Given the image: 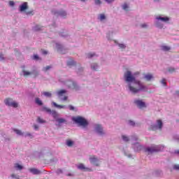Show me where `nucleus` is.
Returning <instances> with one entry per match:
<instances>
[{
    "instance_id": "nucleus-1",
    "label": "nucleus",
    "mask_w": 179,
    "mask_h": 179,
    "mask_svg": "<svg viewBox=\"0 0 179 179\" xmlns=\"http://www.w3.org/2000/svg\"><path fill=\"white\" fill-rule=\"evenodd\" d=\"M124 79L128 85V87L131 93H135V76L132 75V72L127 70L124 73Z\"/></svg>"
},
{
    "instance_id": "nucleus-2",
    "label": "nucleus",
    "mask_w": 179,
    "mask_h": 179,
    "mask_svg": "<svg viewBox=\"0 0 179 179\" xmlns=\"http://www.w3.org/2000/svg\"><path fill=\"white\" fill-rule=\"evenodd\" d=\"M72 120L76 124H78V125H80L81 127H87V120L80 116L74 117Z\"/></svg>"
},
{
    "instance_id": "nucleus-3",
    "label": "nucleus",
    "mask_w": 179,
    "mask_h": 179,
    "mask_svg": "<svg viewBox=\"0 0 179 179\" xmlns=\"http://www.w3.org/2000/svg\"><path fill=\"white\" fill-rule=\"evenodd\" d=\"M4 103L6 106H8L9 107H13L14 108H17V106H19L17 102L13 101V99L10 98L6 99Z\"/></svg>"
},
{
    "instance_id": "nucleus-4",
    "label": "nucleus",
    "mask_w": 179,
    "mask_h": 179,
    "mask_svg": "<svg viewBox=\"0 0 179 179\" xmlns=\"http://www.w3.org/2000/svg\"><path fill=\"white\" fill-rule=\"evenodd\" d=\"M163 128V122L162 120H157V125H151L150 127V131H157V129H162Z\"/></svg>"
},
{
    "instance_id": "nucleus-5",
    "label": "nucleus",
    "mask_w": 179,
    "mask_h": 179,
    "mask_svg": "<svg viewBox=\"0 0 179 179\" xmlns=\"http://www.w3.org/2000/svg\"><path fill=\"white\" fill-rule=\"evenodd\" d=\"M142 90H145V86L140 81L135 82V93H138V92H141Z\"/></svg>"
},
{
    "instance_id": "nucleus-6",
    "label": "nucleus",
    "mask_w": 179,
    "mask_h": 179,
    "mask_svg": "<svg viewBox=\"0 0 179 179\" xmlns=\"http://www.w3.org/2000/svg\"><path fill=\"white\" fill-rule=\"evenodd\" d=\"M160 150L159 149L158 146H154L152 148H147L144 150V152L145 153H148V155H150V153H155V152H159Z\"/></svg>"
},
{
    "instance_id": "nucleus-7",
    "label": "nucleus",
    "mask_w": 179,
    "mask_h": 179,
    "mask_svg": "<svg viewBox=\"0 0 179 179\" xmlns=\"http://www.w3.org/2000/svg\"><path fill=\"white\" fill-rule=\"evenodd\" d=\"M90 162L92 164H94L96 167H99V166H100V164H99V159H97V157H96V156L94 155L90 156Z\"/></svg>"
},
{
    "instance_id": "nucleus-8",
    "label": "nucleus",
    "mask_w": 179,
    "mask_h": 179,
    "mask_svg": "<svg viewBox=\"0 0 179 179\" xmlns=\"http://www.w3.org/2000/svg\"><path fill=\"white\" fill-rule=\"evenodd\" d=\"M136 104L138 108H146V103L142 100H136Z\"/></svg>"
},
{
    "instance_id": "nucleus-9",
    "label": "nucleus",
    "mask_w": 179,
    "mask_h": 179,
    "mask_svg": "<svg viewBox=\"0 0 179 179\" xmlns=\"http://www.w3.org/2000/svg\"><path fill=\"white\" fill-rule=\"evenodd\" d=\"M27 9H29L27 2H24L20 6V12H24V10H27Z\"/></svg>"
},
{
    "instance_id": "nucleus-10",
    "label": "nucleus",
    "mask_w": 179,
    "mask_h": 179,
    "mask_svg": "<svg viewBox=\"0 0 179 179\" xmlns=\"http://www.w3.org/2000/svg\"><path fill=\"white\" fill-rule=\"evenodd\" d=\"M95 129L99 135H104V131H103V127L100 124H96Z\"/></svg>"
},
{
    "instance_id": "nucleus-11",
    "label": "nucleus",
    "mask_w": 179,
    "mask_h": 179,
    "mask_svg": "<svg viewBox=\"0 0 179 179\" xmlns=\"http://www.w3.org/2000/svg\"><path fill=\"white\" fill-rule=\"evenodd\" d=\"M78 168L79 170H83L84 171H92V169L86 168L83 164H80Z\"/></svg>"
},
{
    "instance_id": "nucleus-12",
    "label": "nucleus",
    "mask_w": 179,
    "mask_h": 179,
    "mask_svg": "<svg viewBox=\"0 0 179 179\" xmlns=\"http://www.w3.org/2000/svg\"><path fill=\"white\" fill-rule=\"evenodd\" d=\"M29 171L31 173H32V174H35V175L41 174V171H39L37 169H34V168L29 169Z\"/></svg>"
},
{
    "instance_id": "nucleus-13",
    "label": "nucleus",
    "mask_w": 179,
    "mask_h": 179,
    "mask_svg": "<svg viewBox=\"0 0 179 179\" xmlns=\"http://www.w3.org/2000/svg\"><path fill=\"white\" fill-rule=\"evenodd\" d=\"M157 20H162V22H169L170 19L169 17H157Z\"/></svg>"
},
{
    "instance_id": "nucleus-14",
    "label": "nucleus",
    "mask_w": 179,
    "mask_h": 179,
    "mask_svg": "<svg viewBox=\"0 0 179 179\" xmlns=\"http://www.w3.org/2000/svg\"><path fill=\"white\" fill-rule=\"evenodd\" d=\"M144 78L145 80H147L148 81L149 80H152V79H153V75H152L151 73H147L145 76Z\"/></svg>"
},
{
    "instance_id": "nucleus-15",
    "label": "nucleus",
    "mask_w": 179,
    "mask_h": 179,
    "mask_svg": "<svg viewBox=\"0 0 179 179\" xmlns=\"http://www.w3.org/2000/svg\"><path fill=\"white\" fill-rule=\"evenodd\" d=\"M68 66H73L74 65H76V63L73 59H71L70 61L67 62Z\"/></svg>"
},
{
    "instance_id": "nucleus-16",
    "label": "nucleus",
    "mask_w": 179,
    "mask_h": 179,
    "mask_svg": "<svg viewBox=\"0 0 179 179\" xmlns=\"http://www.w3.org/2000/svg\"><path fill=\"white\" fill-rule=\"evenodd\" d=\"M56 121L58 122L59 125H61V124H64V122H66V120L64 118H58L56 120Z\"/></svg>"
},
{
    "instance_id": "nucleus-17",
    "label": "nucleus",
    "mask_w": 179,
    "mask_h": 179,
    "mask_svg": "<svg viewBox=\"0 0 179 179\" xmlns=\"http://www.w3.org/2000/svg\"><path fill=\"white\" fill-rule=\"evenodd\" d=\"M52 104L55 106L57 107V108H64L65 107V105H58L55 102H52Z\"/></svg>"
},
{
    "instance_id": "nucleus-18",
    "label": "nucleus",
    "mask_w": 179,
    "mask_h": 179,
    "mask_svg": "<svg viewBox=\"0 0 179 179\" xmlns=\"http://www.w3.org/2000/svg\"><path fill=\"white\" fill-rule=\"evenodd\" d=\"M122 9H123L124 10H126V11L129 10V6L128 5V3H124L122 5Z\"/></svg>"
},
{
    "instance_id": "nucleus-19",
    "label": "nucleus",
    "mask_w": 179,
    "mask_h": 179,
    "mask_svg": "<svg viewBox=\"0 0 179 179\" xmlns=\"http://www.w3.org/2000/svg\"><path fill=\"white\" fill-rule=\"evenodd\" d=\"M14 167L17 170H22L23 169V166L22 165L19 164L18 163L15 164H14Z\"/></svg>"
},
{
    "instance_id": "nucleus-20",
    "label": "nucleus",
    "mask_w": 179,
    "mask_h": 179,
    "mask_svg": "<svg viewBox=\"0 0 179 179\" xmlns=\"http://www.w3.org/2000/svg\"><path fill=\"white\" fill-rule=\"evenodd\" d=\"M53 117L58 118V113L55 110H51L50 113Z\"/></svg>"
},
{
    "instance_id": "nucleus-21",
    "label": "nucleus",
    "mask_w": 179,
    "mask_h": 179,
    "mask_svg": "<svg viewBox=\"0 0 179 179\" xmlns=\"http://www.w3.org/2000/svg\"><path fill=\"white\" fill-rule=\"evenodd\" d=\"M22 73H23L24 76H29L31 75V72L27 71L24 69L22 70Z\"/></svg>"
},
{
    "instance_id": "nucleus-22",
    "label": "nucleus",
    "mask_w": 179,
    "mask_h": 179,
    "mask_svg": "<svg viewBox=\"0 0 179 179\" xmlns=\"http://www.w3.org/2000/svg\"><path fill=\"white\" fill-rule=\"evenodd\" d=\"M65 93H66V90H61L57 92V94L59 96H62V94H65Z\"/></svg>"
},
{
    "instance_id": "nucleus-23",
    "label": "nucleus",
    "mask_w": 179,
    "mask_h": 179,
    "mask_svg": "<svg viewBox=\"0 0 179 179\" xmlns=\"http://www.w3.org/2000/svg\"><path fill=\"white\" fill-rule=\"evenodd\" d=\"M162 51H170L171 48L169 46L163 45L162 46Z\"/></svg>"
},
{
    "instance_id": "nucleus-24",
    "label": "nucleus",
    "mask_w": 179,
    "mask_h": 179,
    "mask_svg": "<svg viewBox=\"0 0 179 179\" xmlns=\"http://www.w3.org/2000/svg\"><path fill=\"white\" fill-rule=\"evenodd\" d=\"M37 122H38L39 124H45V120H44L41 117H38L37 118Z\"/></svg>"
},
{
    "instance_id": "nucleus-25",
    "label": "nucleus",
    "mask_w": 179,
    "mask_h": 179,
    "mask_svg": "<svg viewBox=\"0 0 179 179\" xmlns=\"http://www.w3.org/2000/svg\"><path fill=\"white\" fill-rule=\"evenodd\" d=\"M13 131L15 133L17 134V135H20V136L23 135V132H22V131H20L19 129H14Z\"/></svg>"
},
{
    "instance_id": "nucleus-26",
    "label": "nucleus",
    "mask_w": 179,
    "mask_h": 179,
    "mask_svg": "<svg viewBox=\"0 0 179 179\" xmlns=\"http://www.w3.org/2000/svg\"><path fill=\"white\" fill-rule=\"evenodd\" d=\"M31 75L34 76V78H37V76H38V71H36V70H34L32 72H31Z\"/></svg>"
},
{
    "instance_id": "nucleus-27",
    "label": "nucleus",
    "mask_w": 179,
    "mask_h": 179,
    "mask_svg": "<svg viewBox=\"0 0 179 179\" xmlns=\"http://www.w3.org/2000/svg\"><path fill=\"white\" fill-rule=\"evenodd\" d=\"M42 111H45V113H48L50 114L51 113V109H50L47 107H43L42 108Z\"/></svg>"
},
{
    "instance_id": "nucleus-28",
    "label": "nucleus",
    "mask_w": 179,
    "mask_h": 179,
    "mask_svg": "<svg viewBox=\"0 0 179 179\" xmlns=\"http://www.w3.org/2000/svg\"><path fill=\"white\" fill-rule=\"evenodd\" d=\"M66 145L67 146L69 147H71V146H73V141H71V140H68L66 141Z\"/></svg>"
},
{
    "instance_id": "nucleus-29",
    "label": "nucleus",
    "mask_w": 179,
    "mask_h": 179,
    "mask_svg": "<svg viewBox=\"0 0 179 179\" xmlns=\"http://www.w3.org/2000/svg\"><path fill=\"white\" fill-rule=\"evenodd\" d=\"M35 101L38 106H43V102L38 98H36Z\"/></svg>"
},
{
    "instance_id": "nucleus-30",
    "label": "nucleus",
    "mask_w": 179,
    "mask_h": 179,
    "mask_svg": "<svg viewBox=\"0 0 179 179\" xmlns=\"http://www.w3.org/2000/svg\"><path fill=\"white\" fill-rule=\"evenodd\" d=\"M122 138L124 142H129V138L125 135L122 136Z\"/></svg>"
},
{
    "instance_id": "nucleus-31",
    "label": "nucleus",
    "mask_w": 179,
    "mask_h": 179,
    "mask_svg": "<svg viewBox=\"0 0 179 179\" xmlns=\"http://www.w3.org/2000/svg\"><path fill=\"white\" fill-rule=\"evenodd\" d=\"M43 94L44 96H45L46 97H51V96H52L51 92H44L43 93Z\"/></svg>"
},
{
    "instance_id": "nucleus-32",
    "label": "nucleus",
    "mask_w": 179,
    "mask_h": 179,
    "mask_svg": "<svg viewBox=\"0 0 179 179\" xmlns=\"http://www.w3.org/2000/svg\"><path fill=\"white\" fill-rule=\"evenodd\" d=\"M41 29H43V27H40V26H38V25H36V26L34 27L35 31H40V30H41Z\"/></svg>"
},
{
    "instance_id": "nucleus-33",
    "label": "nucleus",
    "mask_w": 179,
    "mask_h": 179,
    "mask_svg": "<svg viewBox=\"0 0 179 179\" xmlns=\"http://www.w3.org/2000/svg\"><path fill=\"white\" fill-rule=\"evenodd\" d=\"M118 45L120 48H121V50H124L127 48V46L124 43H119Z\"/></svg>"
},
{
    "instance_id": "nucleus-34",
    "label": "nucleus",
    "mask_w": 179,
    "mask_h": 179,
    "mask_svg": "<svg viewBox=\"0 0 179 179\" xmlns=\"http://www.w3.org/2000/svg\"><path fill=\"white\" fill-rule=\"evenodd\" d=\"M106 20V15L104 14L99 15V20Z\"/></svg>"
},
{
    "instance_id": "nucleus-35",
    "label": "nucleus",
    "mask_w": 179,
    "mask_h": 179,
    "mask_svg": "<svg viewBox=\"0 0 179 179\" xmlns=\"http://www.w3.org/2000/svg\"><path fill=\"white\" fill-rule=\"evenodd\" d=\"M97 67H98V66L96 64H94L91 66V68H92V69H93V71H97Z\"/></svg>"
},
{
    "instance_id": "nucleus-36",
    "label": "nucleus",
    "mask_w": 179,
    "mask_h": 179,
    "mask_svg": "<svg viewBox=\"0 0 179 179\" xmlns=\"http://www.w3.org/2000/svg\"><path fill=\"white\" fill-rule=\"evenodd\" d=\"M60 16H66V12L62 10L58 13Z\"/></svg>"
},
{
    "instance_id": "nucleus-37",
    "label": "nucleus",
    "mask_w": 179,
    "mask_h": 179,
    "mask_svg": "<svg viewBox=\"0 0 179 179\" xmlns=\"http://www.w3.org/2000/svg\"><path fill=\"white\" fill-rule=\"evenodd\" d=\"M96 55V54L94 53H88L87 57V58H93V57H94Z\"/></svg>"
},
{
    "instance_id": "nucleus-38",
    "label": "nucleus",
    "mask_w": 179,
    "mask_h": 179,
    "mask_svg": "<svg viewBox=\"0 0 179 179\" xmlns=\"http://www.w3.org/2000/svg\"><path fill=\"white\" fill-rule=\"evenodd\" d=\"M49 69H51V66H47L43 68V71L45 72H47V71H48Z\"/></svg>"
},
{
    "instance_id": "nucleus-39",
    "label": "nucleus",
    "mask_w": 179,
    "mask_h": 179,
    "mask_svg": "<svg viewBox=\"0 0 179 179\" xmlns=\"http://www.w3.org/2000/svg\"><path fill=\"white\" fill-rule=\"evenodd\" d=\"M96 5H101V0H94Z\"/></svg>"
},
{
    "instance_id": "nucleus-40",
    "label": "nucleus",
    "mask_w": 179,
    "mask_h": 179,
    "mask_svg": "<svg viewBox=\"0 0 179 179\" xmlns=\"http://www.w3.org/2000/svg\"><path fill=\"white\" fill-rule=\"evenodd\" d=\"M161 83H162L164 86H166L167 85L164 78L162 80Z\"/></svg>"
},
{
    "instance_id": "nucleus-41",
    "label": "nucleus",
    "mask_w": 179,
    "mask_h": 179,
    "mask_svg": "<svg viewBox=\"0 0 179 179\" xmlns=\"http://www.w3.org/2000/svg\"><path fill=\"white\" fill-rule=\"evenodd\" d=\"M10 6H15V1H9Z\"/></svg>"
},
{
    "instance_id": "nucleus-42",
    "label": "nucleus",
    "mask_w": 179,
    "mask_h": 179,
    "mask_svg": "<svg viewBox=\"0 0 179 179\" xmlns=\"http://www.w3.org/2000/svg\"><path fill=\"white\" fill-rule=\"evenodd\" d=\"M58 50H59V52H60V54H65L64 52H62V51H61V45H58Z\"/></svg>"
},
{
    "instance_id": "nucleus-43",
    "label": "nucleus",
    "mask_w": 179,
    "mask_h": 179,
    "mask_svg": "<svg viewBox=\"0 0 179 179\" xmlns=\"http://www.w3.org/2000/svg\"><path fill=\"white\" fill-rule=\"evenodd\" d=\"M11 177H12V178H15V179H20V178H19V176H17L15 175V174H12V175H11Z\"/></svg>"
},
{
    "instance_id": "nucleus-44",
    "label": "nucleus",
    "mask_w": 179,
    "mask_h": 179,
    "mask_svg": "<svg viewBox=\"0 0 179 179\" xmlns=\"http://www.w3.org/2000/svg\"><path fill=\"white\" fill-rule=\"evenodd\" d=\"M174 170H179V164H176L173 166Z\"/></svg>"
},
{
    "instance_id": "nucleus-45",
    "label": "nucleus",
    "mask_w": 179,
    "mask_h": 179,
    "mask_svg": "<svg viewBox=\"0 0 179 179\" xmlns=\"http://www.w3.org/2000/svg\"><path fill=\"white\" fill-rule=\"evenodd\" d=\"M25 13H26V15H34L33 10L27 11Z\"/></svg>"
},
{
    "instance_id": "nucleus-46",
    "label": "nucleus",
    "mask_w": 179,
    "mask_h": 179,
    "mask_svg": "<svg viewBox=\"0 0 179 179\" xmlns=\"http://www.w3.org/2000/svg\"><path fill=\"white\" fill-rule=\"evenodd\" d=\"M69 110H75V107H73L72 105H69Z\"/></svg>"
},
{
    "instance_id": "nucleus-47",
    "label": "nucleus",
    "mask_w": 179,
    "mask_h": 179,
    "mask_svg": "<svg viewBox=\"0 0 179 179\" xmlns=\"http://www.w3.org/2000/svg\"><path fill=\"white\" fill-rule=\"evenodd\" d=\"M176 71V69H174V68H169V72H174Z\"/></svg>"
},
{
    "instance_id": "nucleus-48",
    "label": "nucleus",
    "mask_w": 179,
    "mask_h": 179,
    "mask_svg": "<svg viewBox=\"0 0 179 179\" xmlns=\"http://www.w3.org/2000/svg\"><path fill=\"white\" fill-rule=\"evenodd\" d=\"M115 0H106V1L108 3H112V2H114Z\"/></svg>"
},
{
    "instance_id": "nucleus-49",
    "label": "nucleus",
    "mask_w": 179,
    "mask_h": 179,
    "mask_svg": "<svg viewBox=\"0 0 179 179\" xmlns=\"http://www.w3.org/2000/svg\"><path fill=\"white\" fill-rule=\"evenodd\" d=\"M0 59H1V60L4 59L3 54H2V53H0Z\"/></svg>"
},
{
    "instance_id": "nucleus-50",
    "label": "nucleus",
    "mask_w": 179,
    "mask_h": 179,
    "mask_svg": "<svg viewBox=\"0 0 179 179\" xmlns=\"http://www.w3.org/2000/svg\"><path fill=\"white\" fill-rule=\"evenodd\" d=\"M34 59H38V55H34Z\"/></svg>"
},
{
    "instance_id": "nucleus-51",
    "label": "nucleus",
    "mask_w": 179,
    "mask_h": 179,
    "mask_svg": "<svg viewBox=\"0 0 179 179\" xmlns=\"http://www.w3.org/2000/svg\"><path fill=\"white\" fill-rule=\"evenodd\" d=\"M42 52L44 55H47V54H48V52L46 50H43Z\"/></svg>"
},
{
    "instance_id": "nucleus-52",
    "label": "nucleus",
    "mask_w": 179,
    "mask_h": 179,
    "mask_svg": "<svg viewBox=\"0 0 179 179\" xmlns=\"http://www.w3.org/2000/svg\"><path fill=\"white\" fill-rule=\"evenodd\" d=\"M72 85H73L74 89H76V83H75L74 82H72Z\"/></svg>"
},
{
    "instance_id": "nucleus-53",
    "label": "nucleus",
    "mask_w": 179,
    "mask_h": 179,
    "mask_svg": "<svg viewBox=\"0 0 179 179\" xmlns=\"http://www.w3.org/2000/svg\"><path fill=\"white\" fill-rule=\"evenodd\" d=\"M34 127L35 128V129H38V126L37 124H34Z\"/></svg>"
},
{
    "instance_id": "nucleus-54",
    "label": "nucleus",
    "mask_w": 179,
    "mask_h": 179,
    "mask_svg": "<svg viewBox=\"0 0 179 179\" xmlns=\"http://www.w3.org/2000/svg\"><path fill=\"white\" fill-rule=\"evenodd\" d=\"M141 27H148V25L146 24H141Z\"/></svg>"
},
{
    "instance_id": "nucleus-55",
    "label": "nucleus",
    "mask_w": 179,
    "mask_h": 179,
    "mask_svg": "<svg viewBox=\"0 0 179 179\" xmlns=\"http://www.w3.org/2000/svg\"><path fill=\"white\" fill-rule=\"evenodd\" d=\"M63 100L65 101H66V100H68V96H64V98H63Z\"/></svg>"
},
{
    "instance_id": "nucleus-56",
    "label": "nucleus",
    "mask_w": 179,
    "mask_h": 179,
    "mask_svg": "<svg viewBox=\"0 0 179 179\" xmlns=\"http://www.w3.org/2000/svg\"><path fill=\"white\" fill-rule=\"evenodd\" d=\"M139 73H139L138 71L136 72V73H135V76H138V75H139Z\"/></svg>"
},
{
    "instance_id": "nucleus-57",
    "label": "nucleus",
    "mask_w": 179,
    "mask_h": 179,
    "mask_svg": "<svg viewBox=\"0 0 179 179\" xmlns=\"http://www.w3.org/2000/svg\"><path fill=\"white\" fill-rule=\"evenodd\" d=\"M129 124H130V125H134V122H132V121H129Z\"/></svg>"
},
{
    "instance_id": "nucleus-58",
    "label": "nucleus",
    "mask_w": 179,
    "mask_h": 179,
    "mask_svg": "<svg viewBox=\"0 0 179 179\" xmlns=\"http://www.w3.org/2000/svg\"><path fill=\"white\" fill-rule=\"evenodd\" d=\"M27 136H31V134L30 133L27 134Z\"/></svg>"
},
{
    "instance_id": "nucleus-59",
    "label": "nucleus",
    "mask_w": 179,
    "mask_h": 179,
    "mask_svg": "<svg viewBox=\"0 0 179 179\" xmlns=\"http://www.w3.org/2000/svg\"><path fill=\"white\" fill-rule=\"evenodd\" d=\"M85 1H86V0H81L82 2H85Z\"/></svg>"
},
{
    "instance_id": "nucleus-60",
    "label": "nucleus",
    "mask_w": 179,
    "mask_h": 179,
    "mask_svg": "<svg viewBox=\"0 0 179 179\" xmlns=\"http://www.w3.org/2000/svg\"><path fill=\"white\" fill-rule=\"evenodd\" d=\"M155 2H157V0H154Z\"/></svg>"
},
{
    "instance_id": "nucleus-61",
    "label": "nucleus",
    "mask_w": 179,
    "mask_h": 179,
    "mask_svg": "<svg viewBox=\"0 0 179 179\" xmlns=\"http://www.w3.org/2000/svg\"><path fill=\"white\" fill-rule=\"evenodd\" d=\"M177 94H178V96H179V92H177Z\"/></svg>"
},
{
    "instance_id": "nucleus-62",
    "label": "nucleus",
    "mask_w": 179,
    "mask_h": 179,
    "mask_svg": "<svg viewBox=\"0 0 179 179\" xmlns=\"http://www.w3.org/2000/svg\"><path fill=\"white\" fill-rule=\"evenodd\" d=\"M129 157H131V155H129Z\"/></svg>"
},
{
    "instance_id": "nucleus-63",
    "label": "nucleus",
    "mask_w": 179,
    "mask_h": 179,
    "mask_svg": "<svg viewBox=\"0 0 179 179\" xmlns=\"http://www.w3.org/2000/svg\"><path fill=\"white\" fill-rule=\"evenodd\" d=\"M68 176H71V174H69Z\"/></svg>"
}]
</instances>
